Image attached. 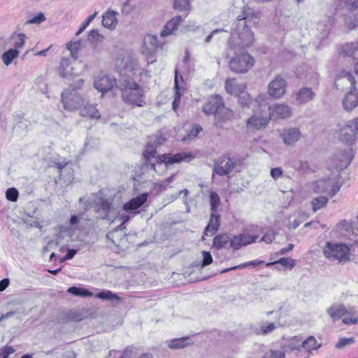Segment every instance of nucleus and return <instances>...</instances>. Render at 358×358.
<instances>
[{
    "mask_svg": "<svg viewBox=\"0 0 358 358\" xmlns=\"http://www.w3.org/2000/svg\"><path fill=\"white\" fill-rule=\"evenodd\" d=\"M342 183L339 181L333 182L331 180V185L329 189V195L331 196H334L341 189Z\"/></svg>",
    "mask_w": 358,
    "mask_h": 358,
    "instance_id": "nucleus-61",
    "label": "nucleus"
},
{
    "mask_svg": "<svg viewBox=\"0 0 358 358\" xmlns=\"http://www.w3.org/2000/svg\"><path fill=\"white\" fill-rule=\"evenodd\" d=\"M354 157L353 151L351 148L340 152L336 158L338 159V163L336 164L337 169H343L348 167L351 163Z\"/></svg>",
    "mask_w": 358,
    "mask_h": 358,
    "instance_id": "nucleus-24",
    "label": "nucleus"
},
{
    "mask_svg": "<svg viewBox=\"0 0 358 358\" xmlns=\"http://www.w3.org/2000/svg\"><path fill=\"white\" fill-rule=\"evenodd\" d=\"M286 350H269L264 353L260 358H285Z\"/></svg>",
    "mask_w": 358,
    "mask_h": 358,
    "instance_id": "nucleus-50",
    "label": "nucleus"
},
{
    "mask_svg": "<svg viewBox=\"0 0 358 358\" xmlns=\"http://www.w3.org/2000/svg\"><path fill=\"white\" fill-rule=\"evenodd\" d=\"M105 36L99 32L97 29L91 30V43H95L96 44L102 43Z\"/></svg>",
    "mask_w": 358,
    "mask_h": 358,
    "instance_id": "nucleus-55",
    "label": "nucleus"
},
{
    "mask_svg": "<svg viewBox=\"0 0 358 358\" xmlns=\"http://www.w3.org/2000/svg\"><path fill=\"white\" fill-rule=\"evenodd\" d=\"M203 261L201 262V267H205L209 264H210L213 262V257L209 252L203 251Z\"/></svg>",
    "mask_w": 358,
    "mask_h": 358,
    "instance_id": "nucleus-58",
    "label": "nucleus"
},
{
    "mask_svg": "<svg viewBox=\"0 0 358 358\" xmlns=\"http://www.w3.org/2000/svg\"><path fill=\"white\" fill-rule=\"evenodd\" d=\"M254 58L248 53L236 55L229 60V67L233 72L245 73L254 65Z\"/></svg>",
    "mask_w": 358,
    "mask_h": 358,
    "instance_id": "nucleus-9",
    "label": "nucleus"
},
{
    "mask_svg": "<svg viewBox=\"0 0 358 358\" xmlns=\"http://www.w3.org/2000/svg\"><path fill=\"white\" fill-rule=\"evenodd\" d=\"M182 21V17L177 15L170 20L164 26L161 31V36L164 37L171 34H173L177 30L178 25Z\"/></svg>",
    "mask_w": 358,
    "mask_h": 358,
    "instance_id": "nucleus-31",
    "label": "nucleus"
},
{
    "mask_svg": "<svg viewBox=\"0 0 358 358\" xmlns=\"http://www.w3.org/2000/svg\"><path fill=\"white\" fill-rule=\"evenodd\" d=\"M159 47L158 38L156 36L148 34L143 39V46L142 52L143 55H148V62L150 60V63L153 62L152 56L157 50Z\"/></svg>",
    "mask_w": 358,
    "mask_h": 358,
    "instance_id": "nucleus-14",
    "label": "nucleus"
},
{
    "mask_svg": "<svg viewBox=\"0 0 358 358\" xmlns=\"http://www.w3.org/2000/svg\"><path fill=\"white\" fill-rule=\"evenodd\" d=\"M173 6L179 10H189L191 3L189 0H175Z\"/></svg>",
    "mask_w": 358,
    "mask_h": 358,
    "instance_id": "nucleus-53",
    "label": "nucleus"
},
{
    "mask_svg": "<svg viewBox=\"0 0 358 358\" xmlns=\"http://www.w3.org/2000/svg\"><path fill=\"white\" fill-rule=\"evenodd\" d=\"M334 85L338 90H350L356 87V78L347 71H341L336 77Z\"/></svg>",
    "mask_w": 358,
    "mask_h": 358,
    "instance_id": "nucleus-11",
    "label": "nucleus"
},
{
    "mask_svg": "<svg viewBox=\"0 0 358 358\" xmlns=\"http://www.w3.org/2000/svg\"><path fill=\"white\" fill-rule=\"evenodd\" d=\"M15 350L10 346H5L0 349V358H8V357L14 353Z\"/></svg>",
    "mask_w": 358,
    "mask_h": 358,
    "instance_id": "nucleus-60",
    "label": "nucleus"
},
{
    "mask_svg": "<svg viewBox=\"0 0 358 358\" xmlns=\"http://www.w3.org/2000/svg\"><path fill=\"white\" fill-rule=\"evenodd\" d=\"M89 218L86 212H83L71 216L70 220L71 226L75 229H83L88 226Z\"/></svg>",
    "mask_w": 358,
    "mask_h": 358,
    "instance_id": "nucleus-27",
    "label": "nucleus"
},
{
    "mask_svg": "<svg viewBox=\"0 0 358 358\" xmlns=\"http://www.w3.org/2000/svg\"><path fill=\"white\" fill-rule=\"evenodd\" d=\"M254 34L248 27H238L237 25L236 34H232L230 45L232 48H245L253 44Z\"/></svg>",
    "mask_w": 358,
    "mask_h": 358,
    "instance_id": "nucleus-7",
    "label": "nucleus"
},
{
    "mask_svg": "<svg viewBox=\"0 0 358 358\" xmlns=\"http://www.w3.org/2000/svg\"><path fill=\"white\" fill-rule=\"evenodd\" d=\"M235 162L230 158L215 162L213 171L219 176L229 174L234 169Z\"/></svg>",
    "mask_w": 358,
    "mask_h": 358,
    "instance_id": "nucleus-22",
    "label": "nucleus"
},
{
    "mask_svg": "<svg viewBox=\"0 0 358 358\" xmlns=\"http://www.w3.org/2000/svg\"><path fill=\"white\" fill-rule=\"evenodd\" d=\"M164 141L165 138L161 134H157L151 136L148 141H152V144L156 147L158 145H161Z\"/></svg>",
    "mask_w": 358,
    "mask_h": 358,
    "instance_id": "nucleus-59",
    "label": "nucleus"
},
{
    "mask_svg": "<svg viewBox=\"0 0 358 358\" xmlns=\"http://www.w3.org/2000/svg\"><path fill=\"white\" fill-rule=\"evenodd\" d=\"M19 51L15 49H10L2 55V60L5 65L8 66L13 60L17 57Z\"/></svg>",
    "mask_w": 358,
    "mask_h": 358,
    "instance_id": "nucleus-45",
    "label": "nucleus"
},
{
    "mask_svg": "<svg viewBox=\"0 0 358 358\" xmlns=\"http://www.w3.org/2000/svg\"><path fill=\"white\" fill-rule=\"evenodd\" d=\"M118 88L125 103L139 107L145 104L143 89L132 78H121Z\"/></svg>",
    "mask_w": 358,
    "mask_h": 358,
    "instance_id": "nucleus-1",
    "label": "nucleus"
},
{
    "mask_svg": "<svg viewBox=\"0 0 358 358\" xmlns=\"http://www.w3.org/2000/svg\"><path fill=\"white\" fill-rule=\"evenodd\" d=\"M270 117L262 113L253 114L246 122V127L250 130L264 129L269 122Z\"/></svg>",
    "mask_w": 358,
    "mask_h": 358,
    "instance_id": "nucleus-13",
    "label": "nucleus"
},
{
    "mask_svg": "<svg viewBox=\"0 0 358 358\" xmlns=\"http://www.w3.org/2000/svg\"><path fill=\"white\" fill-rule=\"evenodd\" d=\"M116 84V80L106 74L99 75L94 81V87L103 94L110 90Z\"/></svg>",
    "mask_w": 358,
    "mask_h": 358,
    "instance_id": "nucleus-16",
    "label": "nucleus"
},
{
    "mask_svg": "<svg viewBox=\"0 0 358 358\" xmlns=\"http://www.w3.org/2000/svg\"><path fill=\"white\" fill-rule=\"evenodd\" d=\"M280 136L286 145L292 146L301 138V134L298 128L292 127L284 129Z\"/></svg>",
    "mask_w": 358,
    "mask_h": 358,
    "instance_id": "nucleus-18",
    "label": "nucleus"
},
{
    "mask_svg": "<svg viewBox=\"0 0 358 358\" xmlns=\"http://www.w3.org/2000/svg\"><path fill=\"white\" fill-rule=\"evenodd\" d=\"M156 147L152 144V141H148L146 148L143 152V157L148 164H150L151 168L155 171V163L152 162V159L156 158Z\"/></svg>",
    "mask_w": 358,
    "mask_h": 358,
    "instance_id": "nucleus-33",
    "label": "nucleus"
},
{
    "mask_svg": "<svg viewBox=\"0 0 358 358\" xmlns=\"http://www.w3.org/2000/svg\"><path fill=\"white\" fill-rule=\"evenodd\" d=\"M66 292L77 297L87 298L90 296V290L80 287H71L66 290Z\"/></svg>",
    "mask_w": 358,
    "mask_h": 358,
    "instance_id": "nucleus-44",
    "label": "nucleus"
},
{
    "mask_svg": "<svg viewBox=\"0 0 358 358\" xmlns=\"http://www.w3.org/2000/svg\"><path fill=\"white\" fill-rule=\"evenodd\" d=\"M342 322L346 325L358 324V311L353 307L347 310L346 315L343 317Z\"/></svg>",
    "mask_w": 358,
    "mask_h": 358,
    "instance_id": "nucleus-38",
    "label": "nucleus"
},
{
    "mask_svg": "<svg viewBox=\"0 0 358 358\" xmlns=\"http://www.w3.org/2000/svg\"><path fill=\"white\" fill-rule=\"evenodd\" d=\"M353 224L352 221L342 220L336 224V230L343 236H350V234L353 231Z\"/></svg>",
    "mask_w": 358,
    "mask_h": 358,
    "instance_id": "nucleus-40",
    "label": "nucleus"
},
{
    "mask_svg": "<svg viewBox=\"0 0 358 358\" xmlns=\"http://www.w3.org/2000/svg\"><path fill=\"white\" fill-rule=\"evenodd\" d=\"M17 38L18 41H16L14 45L15 50L20 49L23 47L25 42L26 35L24 34L20 33L17 34Z\"/></svg>",
    "mask_w": 358,
    "mask_h": 358,
    "instance_id": "nucleus-64",
    "label": "nucleus"
},
{
    "mask_svg": "<svg viewBox=\"0 0 358 358\" xmlns=\"http://www.w3.org/2000/svg\"><path fill=\"white\" fill-rule=\"evenodd\" d=\"M226 91L233 95H238L244 92L245 85L242 83H238L234 78H227L225 80Z\"/></svg>",
    "mask_w": 358,
    "mask_h": 358,
    "instance_id": "nucleus-28",
    "label": "nucleus"
},
{
    "mask_svg": "<svg viewBox=\"0 0 358 358\" xmlns=\"http://www.w3.org/2000/svg\"><path fill=\"white\" fill-rule=\"evenodd\" d=\"M84 83L83 79L76 82L75 88H68L62 93V101L64 107L69 110L80 109L83 117L90 116V108L85 105V100L80 96L76 88H79Z\"/></svg>",
    "mask_w": 358,
    "mask_h": 358,
    "instance_id": "nucleus-2",
    "label": "nucleus"
},
{
    "mask_svg": "<svg viewBox=\"0 0 358 358\" xmlns=\"http://www.w3.org/2000/svg\"><path fill=\"white\" fill-rule=\"evenodd\" d=\"M220 225V215L212 213L208 224L204 229L202 238L204 239V236H208L209 234L210 236H213L218 231Z\"/></svg>",
    "mask_w": 358,
    "mask_h": 358,
    "instance_id": "nucleus-30",
    "label": "nucleus"
},
{
    "mask_svg": "<svg viewBox=\"0 0 358 358\" xmlns=\"http://www.w3.org/2000/svg\"><path fill=\"white\" fill-rule=\"evenodd\" d=\"M45 20V17L43 13H39L28 21L30 24H40Z\"/></svg>",
    "mask_w": 358,
    "mask_h": 358,
    "instance_id": "nucleus-63",
    "label": "nucleus"
},
{
    "mask_svg": "<svg viewBox=\"0 0 358 358\" xmlns=\"http://www.w3.org/2000/svg\"><path fill=\"white\" fill-rule=\"evenodd\" d=\"M342 105L347 111H352L358 106V88L355 87L345 95Z\"/></svg>",
    "mask_w": 358,
    "mask_h": 358,
    "instance_id": "nucleus-19",
    "label": "nucleus"
},
{
    "mask_svg": "<svg viewBox=\"0 0 358 358\" xmlns=\"http://www.w3.org/2000/svg\"><path fill=\"white\" fill-rule=\"evenodd\" d=\"M147 199H148L147 193L141 194L139 196H138L134 199H131L130 201L127 202L123 206V209L127 212L136 210V209L139 208L141 206H142L145 203V201H147Z\"/></svg>",
    "mask_w": 358,
    "mask_h": 358,
    "instance_id": "nucleus-26",
    "label": "nucleus"
},
{
    "mask_svg": "<svg viewBox=\"0 0 358 358\" xmlns=\"http://www.w3.org/2000/svg\"><path fill=\"white\" fill-rule=\"evenodd\" d=\"M96 210L102 211V215H100L102 219L110 220L113 217L110 216V213L113 211L111 203L107 200L102 201L100 204L96 205Z\"/></svg>",
    "mask_w": 358,
    "mask_h": 358,
    "instance_id": "nucleus-36",
    "label": "nucleus"
},
{
    "mask_svg": "<svg viewBox=\"0 0 358 358\" xmlns=\"http://www.w3.org/2000/svg\"><path fill=\"white\" fill-rule=\"evenodd\" d=\"M89 24L90 16L85 19L82 26L79 28L76 34L75 38L67 44L66 48L74 60H76L79 57L80 52L87 45L88 41H90V32H87L85 37L80 36Z\"/></svg>",
    "mask_w": 358,
    "mask_h": 358,
    "instance_id": "nucleus-5",
    "label": "nucleus"
},
{
    "mask_svg": "<svg viewBox=\"0 0 358 358\" xmlns=\"http://www.w3.org/2000/svg\"><path fill=\"white\" fill-rule=\"evenodd\" d=\"M355 343V339L353 337L341 338L335 344V348L338 350H343L345 348L354 344Z\"/></svg>",
    "mask_w": 358,
    "mask_h": 358,
    "instance_id": "nucleus-52",
    "label": "nucleus"
},
{
    "mask_svg": "<svg viewBox=\"0 0 358 358\" xmlns=\"http://www.w3.org/2000/svg\"><path fill=\"white\" fill-rule=\"evenodd\" d=\"M270 117L286 118L290 116L291 110L286 104H274L269 107Z\"/></svg>",
    "mask_w": 358,
    "mask_h": 358,
    "instance_id": "nucleus-23",
    "label": "nucleus"
},
{
    "mask_svg": "<svg viewBox=\"0 0 358 358\" xmlns=\"http://www.w3.org/2000/svg\"><path fill=\"white\" fill-rule=\"evenodd\" d=\"M210 204L212 213H217V208L220 205V198L216 192H210Z\"/></svg>",
    "mask_w": 358,
    "mask_h": 358,
    "instance_id": "nucleus-51",
    "label": "nucleus"
},
{
    "mask_svg": "<svg viewBox=\"0 0 358 358\" xmlns=\"http://www.w3.org/2000/svg\"><path fill=\"white\" fill-rule=\"evenodd\" d=\"M339 139L348 145H352L357 141L358 117L346 121L340 128Z\"/></svg>",
    "mask_w": 358,
    "mask_h": 358,
    "instance_id": "nucleus-8",
    "label": "nucleus"
},
{
    "mask_svg": "<svg viewBox=\"0 0 358 358\" xmlns=\"http://www.w3.org/2000/svg\"><path fill=\"white\" fill-rule=\"evenodd\" d=\"M315 93L311 88L301 87L296 94V101L300 103H306L314 99Z\"/></svg>",
    "mask_w": 358,
    "mask_h": 358,
    "instance_id": "nucleus-32",
    "label": "nucleus"
},
{
    "mask_svg": "<svg viewBox=\"0 0 358 358\" xmlns=\"http://www.w3.org/2000/svg\"><path fill=\"white\" fill-rule=\"evenodd\" d=\"M228 243L230 244V235L221 234L215 236L213 247L217 250H220L226 248Z\"/></svg>",
    "mask_w": 358,
    "mask_h": 358,
    "instance_id": "nucleus-39",
    "label": "nucleus"
},
{
    "mask_svg": "<svg viewBox=\"0 0 358 358\" xmlns=\"http://www.w3.org/2000/svg\"><path fill=\"white\" fill-rule=\"evenodd\" d=\"M286 86L285 80L281 76H278L269 83L268 93L273 97L280 98L285 94Z\"/></svg>",
    "mask_w": 358,
    "mask_h": 358,
    "instance_id": "nucleus-15",
    "label": "nucleus"
},
{
    "mask_svg": "<svg viewBox=\"0 0 358 358\" xmlns=\"http://www.w3.org/2000/svg\"><path fill=\"white\" fill-rule=\"evenodd\" d=\"M122 230L123 229L119 228V227L114 229L107 234L106 238L115 245H119L125 238V234Z\"/></svg>",
    "mask_w": 358,
    "mask_h": 358,
    "instance_id": "nucleus-34",
    "label": "nucleus"
},
{
    "mask_svg": "<svg viewBox=\"0 0 358 358\" xmlns=\"http://www.w3.org/2000/svg\"><path fill=\"white\" fill-rule=\"evenodd\" d=\"M320 347L313 336H309L306 340L302 339V348H304L307 352H310L313 350H317Z\"/></svg>",
    "mask_w": 358,
    "mask_h": 358,
    "instance_id": "nucleus-43",
    "label": "nucleus"
},
{
    "mask_svg": "<svg viewBox=\"0 0 358 358\" xmlns=\"http://www.w3.org/2000/svg\"><path fill=\"white\" fill-rule=\"evenodd\" d=\"M184 80L182 79V77L180 76V82L178 80V70L176 69L175 71V78H174V89H175V96L174 99L172 103V107L173 110H176L178 108L179 103L180 102V99L182 94L180 91L184 90V87L182 84H183Z\"/></svg>",
    "mask_w": 358,
    "mask_h": 358,
    "instance_id": "nucleus-25",
    "label": "nucleus"
},
{
    "mask_svg": "<svg viewBox=\"0 0 358 358\" xmlns=\"http://www.w3.org/2000/svg\"><path fill=\"white\" fill-rule=\"evenodd\" d=\"M83 65L81 62H78L74 60L73 63H71V59L69 57H62L59 62L58 67V71L59 75L66 78H73L80 73L76 71V69L78 67H81Z\"/></svg>",
    "mask_w": 358,
    "mask_h": 358,
    "instance_id": "nucleus-10",
    "label": "nucleus"
},
{
    "mask_svg": "<svg viewBox=\"0 0 358 358\" xmlns=\"http://www.w3.org/2000/svg\"><path fill=\"white\" fill-rule=\"evenodd\" d=\"M259 17L251 11L250 9L244 10L241 15L237 17L238 27H248L250 24H255L258 22Z\"/></svg>",
    "mask_w": 358,
    "mask_h": 358,
    "instance_id": "nucleus-21",
    "label": "nucleus"
},
{
    "mask_svg": "<svg viewBox=\"0 0 358 358\" xmlns=\"http://www.w3.org/2000/svg\"><path fill=\"white\" fill-rule=\"evenodd\" d=\"M189 337L187 336L174 338L167 341V345L172 350L182 349L193 344V343H189Z\"/></svg>",
    "mask_w": 358,
    "mask_h": 358,
    "instance_id": "nucleus-35",
    "label": "nucleus"
},
{
    "mask_svg": "<svg viewBox=\"0 0 358 358\" xmlns=\"http://www.w3.org/2000/svg\"><path fill=\"white\" fill-rule=\"evenodd\" d=\"M257 236H251L248 234H241L231 237L230 236V247L234 250H238L241 247L255 243Z\"/></svg>",
    "mask_w": 358,
    "mask_h": 358,
    "instance_id": "nucleus-17",
    "label": "nucleus"
},
{
    "mask_svg": "<svg viewBox=\"0 0 358 358\" xmlns=\"http://www.w3.org/2000/svg\"><path fill=\"white\" fill-rule=\"evenodd\" d=\"M194 158L190 152H180L176 155L164 154L159 155L157 159L158 164L164 163L166 165L180 163L181 162H189Z\"/></svg>",
    "mask_w": 358,
    "mask_h": 358,
    "instance_id": "nucleus-12",
    "label": "nucleus"
},
{
    "mask_svg": "<svg viewBox=\"0 0 358 358\" xmlns=\"http://www.w3.org/2000/svg\"><path fill=\"white\" fill-rule=\"evenodd\" d=\"M348 308L342 303H334L327 309V313L331 318L336 321L346 315Z\"/></svg>",
    "mask_w": 358,
    "mask_h": 358,
    "instance_id": "nucleus-29",
    "label": "nucleus"
},
{
    "mask_svg": "<svg viewBox=\"0 0 358 358\" xmlns=\"http://www.w3.org/2000/svg\"><path fill=\"white\" fill-rule=\"evenodd\" d=\"M306 82L313 86H318L319 85V74L315 71H310L306 76Z\"/></svg>",
    "mask_w": 358,
    "mask_h": 358,
    "instance_id": "nucleus-54",
    "label": "nucleus"
},
{
    "mask_svg": "<svg viewBox=\"0 0 358 358\" xmlns=\"http://www.w3.org/2000/svg\"><path fill=\"white\" fill-rule=\"evenodd\" d=\"M252 99L250 94L242 93L238 96V103L243 106H249L252 103Z\"/></svg>",
    "mask_w": 358,
    "mask_h": 358,
    "instance_id": "nucleus-56",
    "label": "nucleus"
},
{
    "mask_svg": "<svg viewBox=\"0 0 358 358\" xmlns=\"http://www.w3.org/2000/svg\"><path fill=\"white\" fill-rule=\"evenodd\" d=\"M118 13L111 9H108L102 15V25L110 31H113L117 26Z\"/></svg>",
    "mask_w": 358,
    "mask_h": 358,
    "instance_id": "nucleus-20",
    "label": "nucleus"
},
{
    "mask_svg": "<svg viewBox=\"0 0 358 358\" xmlns=\"http://www.w3.org/2000/svg\"><path fill=\"white\" fill-rule=\"evenodd\" d=\"M95 297L103 300H108L111 302L118 303L120 298L110 290H103L95 294Z\"/></svg>",
    "mask_w": 358,
    "mask_h": 358,
    "instance_id": "nucleus-42",
    "label": "nucleus"
},
{
    "mask_svg": "<svg viewBox=\"0 0 358 358\" xmlns=\"http://www.w3.org/2000/svg\"><path fill=\"white\" fill-rule=\"evenodd\" d=\"M324 256L331 262L345 264L350 261V248L345 244L327 242L323 248Z\"/></svg>",
    "mask_w": 358,
    "mask_h": 358,
    "instance_id": "nucleus-3",
    "label": "nucleus"
},
{
    "mask_svg": "<svg viewBox=\"0 0 358 358\" xmlns=\"http://www.w3.org/2000/svg\"><path fill=\"white\" fill-rule=\"evenodd\" d=\"M275 264H280L285 268L288 267L289 268H292L295 266V260L289 257H282L278 261L269 262L267 263L266 265V266H271Z\"/></svg>",
    "mask_w": 358,
    "mask_h": 358,
    "instance_id": "nucleus-49",
    "label": "nucleus"
},
{
    "mask_svg": "<svg viewBox=\"0 0 358 358\" xmlns=\"http://www.w3.org/2000/svg\"><path fill=\"white\" fill-rule=\"evenodd\" d=\"M276 327H277V326L273 322L266 323V324H262L259 329L256 328L254 330V332L257 335H260V334L266 335V334H268L272 332L273 331H274L276 329Z\"/></svg>",
    "mask_w": 358,
    "mask_h": 358,
    "instance_id": "nucleus-48",
    "label": "nucleus"
},
{
    "mask_svg": "<svg viewBox=\"0 0 358 358\" xmlns=\"http://www.w3.org/2000/svg\"><path fill=\"white\" fill-rule=\"evenodd\" d=\"M331 185V180L330 178L319 180L313 184V189L316 193L328 192Z\"/></svg>",
    "mask_w": 358,
    "mask_h": 358,
    "instance_id": "nucleus-37",
    "label": "nucleus"
},
{
    "mask_svg": "<svg viewBox=\"0 0 358 358\" xmlns=\"http://www.w3.org/2000/svg\"><path fill=\"white\" fill-rule=\"evenodd\" d=\"M18 194V191L15 187L8 189L6 192V199L13 202L17 200Z\"/></svg>",
    "mask_w": 358,
    "mask_h": 358,
    "instance_id": "nucleus-57",
    "label": "nucleus"
},
{
    "mask_svg": "<svg viewBox=\"0 0 358 358\" xmlns=\"http://www.w3.org/2000/svg\"><path fill=\"white\" fill-rule=\"evenodd\" d=\"M275 237V233L273 230L267 231L262 238L261 241H264L266 243H271Z\"/></svg>",
    "mask_w": 358,
    "mask_h": 358,
    "instance_id": "nucleus-62",
    "label": "nucleus"
},
{
    "mask_svg": "<svg viewBox=\"0 0 358 358\" xmlns=\"http://www.w3.org/2000/svg\"><path fill=\"white\" fill-rule=\"evenodd\" d=\"M203 111L207 115H215L222 119H229L233 115L232 111L224 106L220 95L209 96L203 106Z\"/></svg>",
    "mask_w": 358,
    "mask_h": 358,
    "instance_id": "nucleus-4",
    "label": "nucleus"
},
{
    "mask_svg": "<svg viewBox=\"0 0 358 358\" xmlns=\"http://www.w3.org/2000/svg\"><path fill=\"white\" fill-rule=\"evenodd\" d=\"M329 199L325 196H318L314 198L311 201L312 208L314 212L325 206Z\"/></svg>",
    "mask_w": 358,
    "mask_h": 358,
    "instance_id": "nucleus-47",
    "label": "nucleus"
},
{
    "mask_svg": "<svg viewBox=\"0 0 358 358\" xmlns=\"http://www.w3.org/2000/svg\"><path fill=\"white\" fill-rule=\"evenodd\" d=\"M358 43L345 44L343 48V52L345 56L352 57L354 59H358Z\"/></svg>",
    "mask_w": 358,
    "mask_h": 358,
    "instance_id": "nucleus-41",
    "label": "nucleus"
},
{
    "mask_svg": "<svg viewBox=\"0 0 358 358\" xmlns=\"http://www.w3.org/2000/svg\"><path fill=\"white\" fill-rule=\"evenodd\" d=\"M115 66L122 78H131L137 67V62L130 54L122 52L115 59Z\"/></svg>",
    "mask_w": 358,
    "mask_h": 358,
    "instance_id": "nucleus-6",
    "label": "nucleus"
},
{
    "mask_svg": "<svg viewBox=\"0 0 358 358\" xmlns=\"http://www.w3.org/2000/svg\"><path fill=\"white\" fill-rule=\"evenodd\" d=\"M302 348V338L301 336L292 337L289 343L285 347V350H299Z\"/></svg>",
    "mask_w": 358,
    "mask_h": 358,
    "instance_id": "nucleus-46",
    "label": "nucleus"
}]
</instances>
